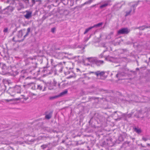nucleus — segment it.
<instances>
[{
	"label": "nucleus",
	"instance_id": "nucleus-17",
	"mask_svg": "<svg viewBox=\"0 0 150 150\" xmlns=\"http://www.w3.org/2000/svg\"><path fill=\"white\" fill-rule=\"evenodd\" d=\"M18 36L19 38H21L23 36V32L21 30L18 31Z\"/></svg>",
	"mask_w": 150,
	"mask_h": 150
},
{
	"label": "nucleus",
	"instance_id": "nucleus-46",
	"mask_svg": "<svg viewBox=\"0 0 150 150\" xmlns=\"http://www.w3.org/2000/svg\"><path fill=\"white\" fill-rule=\"evenodd\" d=\"M149 59L150 60V57L149 58Z\"/></svg>",
	"mask_w": 150,
	"mask_h": 150
},
{
	"label": "nucleus",
	"instance_id": "nucleus-11",
	"mask_svg": "<svg viewBox=\"0 0 150 150\" xmlns=\"http://www.w3.org/2000/svg\"><path fill=\"white\" fill-rule=\"evenodd\" d=\"M105 59L107 60H108L109 61L111 62H116L115 61H114L115 59L113 57H110L109 56L106 57Z\"/></svg>",
	"mask_w": 150,
	"mask_h": 150
},
{
	"label": "nucleus",
	"instance_id": "nucleus-41",
	"mask_svg": "<svg viewBox=\"0 0 150 150\" xmlns=\"http://www.w3.org/2000/svg\"><path fill=\"white\" fill-rule=\"evenodd\" d=\"M100 57H103V55L102 54L100 55Z\"/></svg>",
	"mask_w": 150,
	"mask_h": 150
},
{
	"label": "nucleus",
	"instance_id": "nucleus-9",
	"mask_svg": "<svg viewBox=\"0 0 150 150\" xmlns=\"http://www.w3.org/2000/svg\"><path fill=\"white\" fill-rule=\"evenodd\" d=\"M105 74V72L104 71H97L95 72V74L97 76H103Z\"/></svg>",
	"mask_w": 150,
	"mask_h": 150
},
{
	"label": "nucleus",
	"instance_id": "nucleus-7",
	"mask_svg": "<svg viewBox=\"0 0 150 150\" xmlns=\"http://www.w3.org/2000/svg\"><path fill=\"white\" fill-rule=\"evenodd\" d=\"M96 59V58L95 57H90L87 58L88 61L92 64H95Z\"/></svg>",
	"mask_w": 150,
	"mask_h": 150
},
{
	"label": "nucleus",
	"instance_id": "nucleus-32",
	"mask_svg": "<svg viewBox=\"0 0 150 150\" xmlns=\"http://www.w3.org/2000/svg\"><path fill=\"white\" fill-rule=\"evenodd\" d=\"M46 87L45 86H44L43 89L42 90V91H44L46 90Z\"/></svg>",
	"mask_w": 150,
	"mask_h": 150
},
{
	"label": "nucleus",
	"instance_id": "nucleus-36",
	"mask_svg": "<svg viewBox=\"0 0 150 150\" xmlns=\"http://www.w3.org/2000/svg\"><path fill=\"white\" fill-rule=\"evenodd\" d=\"M48 88L50 89V90H51V89H53V88H51V87H49V88Z\"/></svg>",
	"mask_w": 150,
	"mask_h": 150
},
{
	"label": "nucleus",
	"instance_id": "nucleus-38",
	"mask_svg": "<svg viewBox=\"0 0 150 150\" xmlns=\"http://www.w3.org/2000/svg\"><path fill=\"white\" fill-rule=\"evenodd\" d=\"M95 72H90V74H91V73H94L95 74Z\"/></svg>",
	"mask_w": 150,
	"mask_h": 150
},
{
	"label": "nucleus",
	"instance_id": "nucleus-10",
	"mask_svg": "<svg viewBox=\"0 0 150 150\" xmlns=\"http://www.w3.org/2000/svg\"><path fill=\"white\" fill-rule=\"evenodd\" d=\"M67 93V91H65L64 92H63L61 93L60 94H59V95L52 97L51 98L52 99H55V98H58V97H60L61 96Z\"/></svg>",
	"mask_w": 150,
	"mask_h": 150
},
{
	"label": "nucleus",
	"instance_id": "nucleus-2",
	"mask_svg": "<svg viewBox=\"0 0 150 150\" xmlns=\"http://www.w3.org/2000/svg\"><path fill=\"white\" fill-rule=\"evenodd\" d=\"M12 1L14 3H15L16 1H18V3L16 4L15 5L18 11H20L24 8V6L21 0H12Z\"/></svg>",
	"mask_w": 150,
	"mask_h": 150
},
{
	"label": "nucleus",
	"instance_id": "nucleus-45",
	"mask_svg": "<svg viewBox=\"0 0 150 150\" xmlns=\"http://www.w3.org/2000/svg\"><path fill=\"white\" fill-rule=\"evenodd\" d=\"M137 69H139L138 68H137Z\"/></svg>",
	"mask_w": 150,
	"mask_h": 150
},
{
	"label": "nucleus",
	"instance_id": "nucleus-23",
	"mask_svg": "<svg viewBox=\"0 0 150 150\" xmlns=\"http://www.w3.org/2000/svg\"><path fill=\"white\" fill-rule=\"evenodd\" d=\"M142 139L143 141H146L148 139V138L146 137H142Z\"/></svg>",
	"mask_w": 150,
	"mask_h": 150
},
{
	"label": "nucleus",
	"instance_id": "nucleus-1",
	"mask_svg": "<svg viewBox=\"0 0 150 150\" xmlns=\"http://www.w3.org/2000/svg\"><path fill=\"white\" fill-rule=\"evenodd\" d=\"M137 3H130V6L131 8L126 12V14L125 16H126L132 14H133L135 12V8L137 6Z\"/></svg>",
	"mask_w": 150,
	"mask_h": 150
},
{
	"label": "nucleus",
	"instance_id": "nucleus-31",
	"mask_svg": "<svg viewBox=\"0 0 150 150\" xmlns=\"http://www.w3.org/2000/svg\"><path fill=\"white\" fill-rule=\"evenodd\" d=\"M6 67V65L5 64H3V68L4 69H5Z\"/></svg>",
	"mask_w": 150,
	"mask_h": 150
},
{
	"label": "nucleus",
	"instance_id": "nucleus-21",
	"mask_svg": "<svg viewBox=\"0 0 150 150\" xmlns=\"http://www.w3.org/2000/svg\"><path fill=\"white\" fill-rule=\"evenodd\" d=\"M93 28V27H90L89 28H88L86 29V30H85V32L84 33V34H86V33H87L91 29Z\"/></svg>",
	"mask_w": 150,
	"mask_h": 150
},
{
	"label": "nucleus",
	"instance_id": "nucleus-39",
	"mask_svg": "<svg viewBox=\"0 0 150 150\" xmlns=\"http://www.w3.org/2000/svg\"><path fill=\"white\" fill-rule=\"evenodd\" d=\"M24 76H21L20 78V79H21V78H24Z\"/></svg>",
	"mask_w": 150,
	"mask_h": 150
},
{
	"label": "nucleus",
	"instance_id": "nucleus-6",
	"mask_svg": "<svg viewBox=\"0 0 150 150\" xmlns=\"http://www.w3.org/2000/svg\"><path fill=\"white\" fill-rule=\"evenodd\" d=\"M14 9V7L12 6H8L5 9L6 11L8 13H10L12 12Z\"/></svg>",
	"mask_w": 150,
	"mask_h": 150
},
{
	"label": "nucleus",
	"instance_id": "nucleus-25",
	"mask_svg": "<svg viewBox=\"0 0 150 150\" xmlns=\"http://www.w3.org/2000/svg\"><path fill=\"white\" fill-rule=\"evenodd\" d=\"M120 76H121V74H119V73L117 74L116 75V77L118 78L119 77L120 78Z\"/></svg>",
	"mask_w": 150,
	"mask_h": 150
},
{
	"label": "nucleus",
	"instance_id": "nucleus-37",
	"mask_svg": "<svg viewBox=\"0 0 150 150\" xmlns=\"http://www.w3.org/2000/svg\"><path fill=\"white\" fill-rule=\"evenodd\" d=\"M67 74H69L70 73V72H69V71H68V72H67L66 73Z\"/></svg>",
	"mask_w": 150,
	"mask_h": 150
},
{
	"label": "nucleus",
	"instance_id": "nucleus-40",
	"mask_svg": "<svg viewBox=\"0 0 150 150\" xmlns=\"http://www.w3.org/2000/svg\"><path fill=\"white\" fill-rule=\"evenodd\" d=\"M9 1H10V0H7V3H9Z\"/></svg>",
	"mask_w": 150,
	"mask_h": 150
},
{
	"label": "nucleus",
	"instance_id": "nucleus-33",
	"mask_svg": "<svg viewBox=\"0 0 150 150\" xmlns=\"http://www.w3.org/2000/svg\"><path fill=\"white\" fill-rule=\"evenodd\" d=\"M5 100L7 102H8L9 101H11L12 100V99H10V100L6 99Z\"/></svg>",
	"mask_w": 150,
	"mask_h": 150
},
{
	"label": "nucleus",
	"instance_id": "nucleus-43",
	"mask_svg": "<svg viewBox=\"0 0 150 150\" xmlns=\"http://www.w3.org/2000/svg\"><path fill=\"white\" fill-rule=\"evenodd\" d=\"M65 0H61V1H65Z\"/></svg>",
	"mask_w": 150,
	"mask_h": 150
},
{
	"label": "nucleus",
	"instance_id": "nucleus-28",
	"mask_svg": "<svg viewBox=\"0 0 150 150\" xmlns=\"http://www.w3.org/2000/svg\"><path fill=\"white\" fill-rule=\"evenodd\" d=\"M32 2L33 3V5L35 3V0H32Z\"/></svg>",
	"mask_w": 150,
	"mask_h": 150
},
{
	"label": "nucleus",
	"instance_id": "nucleus-29",
	"mask_svg": "<svg viewBox=\"0 0 150 150\" xmlns=\"http://www.w3.org/2000/svg\"><path fill=\"white\" fill-rule=\"evenodd\" d=\"M29 32H27L26 34L24 36V37L25 38L29 34Z\"/></svg>",
	"mask_w": 150,
	"mask_h": 150
},
{
	"label": "nucleus",
	"instance_id": "nucleus-3",
	"mask_svg": "<svg viewBox=\"0 0 150 150\" xmlns=\"http://www.w3.org/2000/svg\"><path fill=\"white\" fill-rule=\"evenodd\" d=\"M130 32V30L127 28H122L119 30L117 31V33L119 35L127 34Z\"/></svg>",
	"mask_w": 150,
	"mask_h": 150
},
{
	"label": "nucleus",
	"instance_id": "nucleus-22",
	"mask_svg": "<svg viewBox=\"0 0 150 150\" xmlns=\"http://www.w3.org/2000/svg\"><path fill=\"white\" fill-rule=\"evenodd\" d=\"M93 0H90L86 2L83 5H85L87 4H90L91 3Z\"/></svg>",
	"mask_w": 150,
	"mask_h": 150
},
{
	"label": "nucleus",
	"instance_id": "nucleus-5",
	"mask_svg": "<svg viewBox=\"0 0 150 150\" xmlns=\"http://www.w3.org/2000/svg\"><path fill=\"white\" fill-rule=\"evenodd\" d=\"M25 12L26 13L24 15V17L27 19H29L32 16V13L31 11H26Z\"/></svg>",
	"mask_w": 150,
	"mask_h": 150
},
{
	"label": "nucleus",
	"instance_id": "nucleus-35",
	"mask_svg": "<svg viewBox=\"0 0 150 150\" xmlns=\"http://www.w3.org/2000/svg\"><path fill=\"white\" fill-rule=\"evenodd\" d=\"M9 93H10L11 95L12 96H13L14 95V94H11V93L10 92H9Z\"/></svg>",
	"mask_w": 150,
	"mask_h": 150
},
{
	"label": "nucleus",
	"instance_id": "nucleus-27",
	"mask_svg": "<svg viewBox=\"0 0 150 150\" xmlns=\"http://www.w3.org/2000/svg\"><path fill=\"white\" fill-rule=\"evenodd\" d=\"M55 30V28H52L51 29V31L52 33H54Z\"/></svg>",
	"mask_w": 150,
	"mask_h": 150
},
{
	"label": "nucleus",
	"instance_id": "nucleus-15",
	"mask_svg": "<svg viewBox=\"0 0 150 150\" xmlns=\"http://www.w3.org/2000/svg\"><path fill=\"white\" fill-rule=\"evenodd\" d=\"M71 74L69 76L67 77V79H69L71 78L72 77L75 78L76 77L75 74L73 72H71Z\"/></svg>",
	"mask_w": 150,
	"mask_h": 150
},
{
	"label": "nucleus",
	"instance_id": "nucleus-24",
	"mask_svg": "<svg viewBox=\"0 0 150 150\" xmlns=\"http://www.w3.org/2000/svg\"><path fill=\"white\" fill-rule=\"evenodd\" d=\"M21 1H23L25 2L26 4L28 3L29 2V0H21Z\"/></svg>",
	"mask_w": 150,
	"mask_h": 150
},
{
	"label": "nucleus",
	"instance_id": "nucleus-14",
	"mask_svg": "<svg viewBox=\"0 0 150 150\" xmlns=\"http://www.w3.org/2000/svg\"><path fill=\"white\" fill-rule=\"evenodd\" d=\"M43 86L41 84H38L37 85L36 87V89H38L40 91L42 90Z\"/></svg>",
	"mask_w": 150,
	"mask_h": 150
},
{
	"label": "nucleus",
	"instance_id": "nucleus-18",
	"mask_svg": "<svg viewBox=\"0 0 150 150\" xmlns=\"http://www.w3.org/2000/svg\"><path fill=\"white\" fill-rule=\"evenodd\" d=\"M52 116V113L47 115H45V117L46 119H49L51 118Z\"/></svg>",
	"mask_w": 150,
	"mask_h": 150
},
{
	"label": "nucleus",
	"instance_id": "nucleus-30",
	"mask_svg": "<svg viewBox=\"0 0 150 150\" xmlns=\"http://www.w3.org/2000/svg\"><path fill=\"white\" fill-rule=\"evenodd\" d=\"M30 28H28L27 30V32H30Z\"/></svg>",
	"mask_w": 150,
	"mask_h": 150
},
{
	"label": "nucleus",
	"instance_id": "nucleus-34",
	"mask_svg": "<svg viewBox=\"0 0 150 150\" xmlns=\"http://www.w3.org/2000/svg\"><path fill=\"white\" fill-rule=\"evenodd\" d=\"M26 79H31V77H27V78H26Z\"/></svg>",
	"mask_w": 150,
	"mask_h": 150
},
{
	"label": "nucleus",
	"instance_id": "nucleus-19",
	"mask_svg": "<svg viewBox=\"0 0 150 150\" xmlns=\"http://www.w3.org/2000/svg\"><path fill=\"white\" fill-rule=\"evenodd\" d=\"M134 131L138 134H139L141 132V130L140 129L137 128H134Z\"/></svg>",
	"mask_w": 150,
	"mask_h": 150
},
{
	"label": "nucleus",
	"instance_id": "nucleus-42",
	"mask_svg": "<svg viewBox=\"0 0 150 150\" xmlns=\"http://www.w3.org/2000/svg\"><path fill=\"white\" fill-rule=\"evenodd\" d=\"M40 1V0H38L36 1Z\"/></svg>",
	"mask_w": 150,
	"mask_h": 150
},
{
	"label": "nucleus",
	"instance_id": "nucleus-44",
	"mask_svg": "<svg viewBox=\"0 0 150 150\" xmlns=\"http://www.w3.org/2000/svg\"><path fill=\"white\" fill-rule=\"evenodd\" d=\"M89 38H87V40H86V41H87L88 40Z\"/></svg>",
	"mask_w": 150,
	"mask_h": 150
},
{
	"label": "nucleus",
	"instance_id": "nucleus-13",
	"mask_svg": "<svg viewBox=\"0 0 150 150\" xmlns=\"http://www.w3.org/2000/svg\"><path fill=\"white\" fill-rule=\"evenodd\" d=\"M103 61L101 60H98L96 58V62L95 64L98 66H99L100 64H103Z\"/></svg>",
	"mask_w": 150,
	"mask_h": 150
},
{
	"label": "nucleus",
	"instance_id": "nucleus-8",
	"mask_svg": "<svg viewBox=\"0 0 150 150\" xmlns=\"http://www.w3.org/2000/svg\"><path fill=\"white\" fill-rule=\"evenodd\" d=\"M110 2V0H108L106 1L104 4L101 5L100 6V8H102L107 6L109 4Z\"/></svg>",
	"mask_w": 150,
	"mask_h": 150
},
{
	"label": "nucleus",
	"instance_id": "nucleus-26",
	"mask_svg": "<svg viewBox=\"0 0 150 150\" xmlns=\"http://www.w3.org/2000/svg\"><path fill=\"white\" fill-rule=\"evenodd\" d=\"M8 30V29L7 28H5L4 29V33H6L7 32Z\"/></svg>",
	"mask_w": 150,
	"mask_h": 150
},
{
	"label": "nucleus",
	"instance_id": "nucleus-4",
	"mask_svg": "<svg viewBox=\"0 0 150 150\" xmlns=\"http://www.w3.org/2000/svg\"><path fill=\"white\" fill-rule=\"evenodd\" d=\"M21 86L16 85L13 88H11L10 91L17 93H20L21 92Z\"/></svg>",
	"mask_w": 150,
	"mask_h": 150
},
{
	"label": "nucleus",
	"instance_id": "nucleus-16",
	"mask_svg": "<svg viewBox=\"0 0 150 150\" xmlns=\"http://www.w3.org/2000/svg\"><path fill=\"white\" fill-rule=\"evenodd\" d=\"M103 24V23H100L94 25L93 26H92V27H93V28L94 27H99L100 26L102 25Z\"/></svg>",
	"mask_w": 150,
	"mask_h": 150
},
{
	"label": "nucleus",
	"instance_id": "nucleus-12",
	"mask_svg": "<svg viewBox=\"0 0 150 150\" xmlns=\"http://www.w3.org/2000/svg\"><path fill=\"white\" fill-rule=\"evenodd\" d=\"M27 85L32 86L31 88L33 90L36 89V87L35 86V84L33 82H31L28 83Z\"/></svg>",
	"mask_w": 150,
	"mask_h": 150
},
{
	"label": "nucleus",
	"instance_id": "nucleus-20",
	"mask_svg": "<svg viewBox=\"0 0 150 150\" xmlns=\"http://www.w3.org/2000/svg\"><path fill=\"white\" fill-rule=\"evenodd\" d=\"M150 28V26L148 27V26H146V25H144V26H143L142 27H140L139 28L140 30H144L145 28Z\"/></svg>",
	"mask_w": 150,
	"mask_h": 150
}]
</instances>
